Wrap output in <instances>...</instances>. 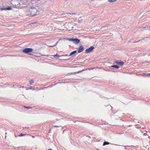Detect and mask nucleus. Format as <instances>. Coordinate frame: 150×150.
I'll return each mask as SVG.
<instances>
[{
  "label": "nucleus",
  "mask_w": 150,
  "mask_h": 150,
  "mask_svg": "<svg viewBox=\"0 0 150 150\" xmlns=\"http://www.w3.org/2000/svg\"><path fill=\"white\" fill-rule=\"evenodd\" d=\"M30 11L31 16H34L38 14L37 10L35 8H30Z\"/></svg>",
  "instance_id": "obj_1"
},
{
  "label": "nucleus",
  "mask_w": 150,
  "mask_h": 150,
  "mask_svg": "<svg viewBox=\"0 0 150 150\" xmlns=\"http://www.w3.org/2000/svg\"><path fill=\"white\" fill-rule=\"evenodd\" d=\"M22 51L25 53L28 54L32 55V54L30 53V52H31L33 51V50L32 48H26L23 50Z\"/></svg>",
  "instance_id": "obj_2"
},
{
  "label": "nucleus",
  "mask_w": 150,
  "mask_h": 150,
  "mask_svg": "<svg viewBox=\"0 0 150 150\" xmlns=\"http://www.w3.org/2000/svg\"><path fill=\"white\" fill-rule=\"evenodd\" d=\"M67 39L70 41L76 44H77L80 42V40L77 38L75 39H69V38H67Z\"/></svg>",
  "instance_id": "obj_3"
},
{
  "label": "nucleus",
  "mask_w": 150,
  "mask_h": 150,
  "mask_svg": "<svg viewBox=\"0 0 150 150\" xmlns=\"http://www.w3.org/2000/svg\"><path fill=\"white\" fill-rule=\"evenodd\" d=\"M94 47L93 46H91L88 49H86L85 50V52L86 53H88L90 52L94 49Z\"/></svg>",
  "instance_id": "obj_4"
},
{
  "label": "nucleus",
  "mask_w": 150,
  "mask_h": 150,
  "mask_svg": "<svg viewBox=\"0 0 150 150\" xmlns=\"http://www.w3.org/2000/svg\"><path fill=\"white\" fill-rule=\"evenodd\" d=\"M84 50L83 47L82 46H80L79 48L78 51V53Z\"/></svg>",
  "instance_id": "obj_5"
},
{
  "label": "nucleus",
  "mask_w": 150,
  "mask_h": 150,
  "mask_svg": "<svg viewBox=\"0 0 150 150\" xmlns=\"http://www.w3.org/2000/svg\"><path fill=\"white\" fill-rule=\"evenodd\" d=\"M76 50H74L72 52H71L70 54L69 55V56H71L72 57L74 56L76 52Z\"/></svg>",
  "instance_id": "obj_6"
},
{
  "label": "nucleus",
  "mask_w": 150,
  "mask_h": 150,
  "mask_svg": "<svg viewBox=\"0 0 150 150\" xmlns=\"http://www.w3.org/2000/svg\"><path fill=\"white\" fill-rule=\"evenodd\" d=\"M116 63L117 64L120 65L121 66L123 65L124 64V63L123 62L119 61L118 60L116 62Z\"/></svg>",
  "instance_id": "obj_7"
},
{
  "label": "nucleus",
  "mask_w": 150,
  "mask_h": 150,
  "mask_svg": "<svg viewBox=\"0 0 150 150\" xmlns=\"http://www.w3.org/2000/svg\"><path fill=\"white\" fill-rule=\"evenodd\" d=\"M31 13L30 11V9L28 10H27L25 11V13L27 15L30 16H31V14H30L29 13Z\"/></svg>",
  "instance_id": "obj_8"
},
{
  "label": "nucleus",
  "mask_w": 150,
  "mask_h": 150,
  "mask_svg": "<svg viewBox=\"0 0 150 150\" xmlns=\"http://www.w3.org/2000/svg\"><path fill=\"white\" fill-rule=\"evenodd\" d=\"M112 67H113L118 69L119 68V67L117 65H113L110 67V68H111Z\"/></svg>",
  "instance_id": "obj_9"
},
{
  "label": "nucleus",
  "mask_w": 150,
  "mask_h": 150,
  "mask_svg": "<svg viewBox=\"0 0 150 150\" xmlns=\"http://www.w3.org/2000/svg\"><path fill=\"white\" fill-rule=\"evenodd\" d=\"M109 144V143L107 142H104L103 144V146H105L106 145H108Z\"/></svg>",
  "instance_id": "obj_10"
},
{
  "label": "nucleus",
  "mask_w": 150,
  "mask_h": 150,
  "mask_svg": "<svg viewBox=\"0 0 150 150\" xmlns=\"http://www.w3.org/2000/svg\"><path fill=\"white\" fill-rule=\"evenodd\" d=\"M11 7L10 6H8V7H6L4 9L5 10H10L11 9Z\"/></svg>",
  "instance_id": "obj_11"
},
{
  "label": "nucleus",
  "mask_w": 150,
  "mask_h": 150,
  "mask_svg": "<svg viewBox=\"0 0 150 150\" xmlns=\"http://www.w3.org/2000/svg\"><path fill=\"white\" fill-rule=\"evenodd\" d=\"M33 79H32L30 80V85H32L33 83Z\"/></svg>",
  "instance_id": "obj_12"
},
{
  "label": "nucleus",
  "mask_w": 150,
  "mask_h": 150,
  "mask_svg": "<svg viewBox=\"0 0 150 150\" xmlns=\"http://www.w3.org/2000/svg\"><path fill=\"white\" fill-rule=\"evenodd\" d=\"M117 0H109L108 1L110 2H114L116 1Z\"/></svg>",
  "instance_id": "obj_13"
},
{
  "label": "nucleus",
  "mask_w": 150,
  "mask_h": 150,
  "mask_svg": "<svg viewBox=\"0 0 150 150\" xmlns=\"http://www.w3.org/2000/svg\"><path fill=\"white\" fill-rule=\"evenodd\" d=\"M58 41L55 44V45H53V46H49V47H54L55 46L57 45V43H58Z\"/></svg>",
  "instance_id": "obj_14"
},
{
  "label": "nucleus",
  "mask_w": 150,
  "mask_h": 150,
  "mask_svg": "<svg viewBox=\"0 0 150 150\" xmlns=\"http://www.w3.org/2000/svg\"><path fill=\"white\" fill-rule=\"evenodd\" d=\"M25 135V134H20L19 135V137L23 136H24Z\"/></svg>",
  "instance_id": "obj_15"
},
{
  "label": "nucleus",
  "mask_w": 150,
  "mask_h": 150,
  "mask_svg": "<svg viewBox=\"0 0 150 150\" xmlns=\"http://www.w3.org/2000/svg\"><path fill=\"white\" fill-rule=\"evenodd\" d=\"M54 56H57V57H61V56H59L58 54H57L56 55H55Z\"/></svg>",
  "instance_id": "obj_16"
},
{
  "label": "nucleus",
  "mask_w": 150,
  "mask_h": 150,
  "mask_svg": "<svg viewBox=\"0 0 150 150\" xmlns=\"http://www.w3.org/2000/svg\"><path fill=\"white\" fill-rule=\"evenodd\" d=\"M24 107H25L26 108L28 109H30V108H31L30 107H25V106H24Z\"/></svg>",
  "instance_id": "obj_17"
},
{
  "label": "nucleus",
  "mask_w": 150,
  "mask_h": 150,
  "mask_svg": "<svg viewBox=\"0 0 150 150\" xmlns=\"http://www.w3.org/2000/svg\"><path fill=\"white\" fill-rule=\"evenodd\" d=\"M68 56V55L67 54H65V55H61V56Z\"/></svg>",
  "instance_id": "obj_18"
},
{
  "label": "nucleus",
  "mask_w": 150,
  "mask_h": 150,
  "mask_svg": "<svg viewBox=\"0 0 150 150\" xmlns=\"http://www.w3.org/2000/svg\"><path fill=\"white\" fill-rule=\"evenodd\" d=\"M143 135H146V133H144V134H143Z\"/></svg>",
  "instance_id": "obj_19"
},
{
  "label": "nucleus",
  "mask_w": 150,
  "mask_h": 150,
  "mask_svg": "<svg viewBox=\"0 0 150 150\" xmlns=\"http://www.w3.org/2000/svg\"><path fill=\"white\" fill-rule=\"evenodd\" d=\"M54 126V127H59V126Z\"/></svg>",
  "instance_id": "obj_20"
},
{
  "label": "nucleus",
  "mask_w": 150,
  "mask_h": 150,
  "mask_svg": "<svg viewBox=\"0 0 150 150\" xmlns=\"http://www.w3.org/2000/svg\"><path fill=\"white\" fill-rule=\"evenodd\" d=\"M147 75H150V74H147Z\"/></svg>",
  "instance_id": "obj_21"
},
{
  "label": "nucleus",
  "mask_w": 150,
  "mask_h": 150,
  "mask_svg": "<svg viewBox=\"0 0 150 150\" xmlns=\"http://www.w3.org/2000/svg\"><path fill=\"white\" fill-rule=\"evenodd\" d=\"M48 150H52L51 149H48Z\"/></svg>",
  "instance_id": "obj_22"
},
{
  "label": "nucleus",
  "mask_w": 150,
  "mask_h": 150,
  "mask_svg": "<svg viewBox=\"0 0 150 150\" xmlns=\"http://www.w3.org/2000/svg\"><path fill=\"white\" fill-rule=\"evenodd\" d=\"M146 27H144L143 28H145Z\"/></svg>",
  "instance_id": "obj_23"
}]
</instances>
